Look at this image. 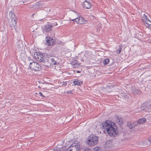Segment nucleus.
Here are the masks:
<instances>
[{
  "instance_id": "obj_1",
  "label": "nucleus",
  "mask_w": 151,
  "mask_h": 151,
  "mask_svg": "<svg viewBox=\"0 0 151 151\" xmlns=\"http://www.w3.org/2000/svg\"><path fill=\"white\" fill-rule=\"evenodd\" d=\"M102 126L104 131H106L110 136L114 137L116 134L117 127L112 122L106 121L102 124Z\"/></svg>"
},
{
  "instance_id": "obj_2",
  "label": "nucleus",
  "mask_w": 151,
  "mask_h": 151,
  "mask_svg": "<svg viewBox=\"0 0 151 151\" xmlns=\"http://www.w3.org/2000/svg\"><path fill=\"white\" fill-rule=\"evenodd\" d=\"M29 67L32 70L35 71H39L42 69L40 65L35 62L30 63L29 64Z\"/></svg>"
},
{
  "instance_id": "obj_3",
  "label": "nucleus",
  "mask_w": 151,
  "mask_h": 151,
  "mask_svg": "<svg viewBox=\"0 0 151 151\" xmlns=\"http://www.w3.org/2000/svg\"><path fill=\"white\" fill-rule=\"evenodd\" d=\"M81 148V146L79 143H74L67 149V151H79Z\"/></svg>"
},
{
  "instance_id": "obj_4",
  "label": "nucleus",
  "mask_w": 151,
  "mask_h": 151,
  "mask_svg": "<svg viewBox=\"0 0 151 151\" xmlns=\"http://www.w3.org/2000/svg\"><path fill=\"white\" fill-rule=\"evenodd\" d=\"M45 54H43L39 52H36L34 54V57L35 59L40 62H44L45 61Z\"/></svg>"
},
{
  "instance_id": "obj_5",
  "label": "nucleus",
  "mask_w": 151,
  "mask_h": 151,
  "mask_svg": "<svg viewBox=\"0 0 151 151\" xmlns=\"http://www.w3.org/2000/svg\"><path fill=\"white\" fill-rule=\"evenodd\" d=\"M47 24L44 27V30L46 32H48L52 30L53 26L57 25V23L56 22L55 24H53L50 23H47Z\"/></svg>"
},
{
  "instance_id": "obj_6",
  "label": "nucleus",
  "mask_w": 151,
  "mask_h": 151,
  "mask_svg": "<svg viewBox=\"0 0 151 151\" xmlns=\"http://www.w3.org/2000/svg\"><path fill=\"white\" fill-rule=\"evenodd\" d=\"M46 40L48 45H53L56 42L55 40L50 37H46Z\"/></svg>"
},
{
  "instance_id": "obj_7",
  "label": "nucleus",
  "mask_w": 151,
  "mask_h": 151,
  "mask_svg": "<svg viewBox=\"0 0 151 151\" xmlns=\"http://www.w3.org/2000/svg\"><path fill=\"white\" fill-rule=\"evenodd\" d=\"M98 137L95 135H91L87 138V142H98Z\"/></svg>"
},
{
  "instance_id": "obj_8",
  "label": "nucleus",
  "mask_w": 151,
  "mask_h": 151,
  "mask_svg": "<svg viewBox=\"0 0 151 151\" xmlns=\"http://www.w3.org/2000/svg\"><path fill=\"white\" fill-rule=\"evenodd\" d=\"M71 64L74 68H78L80 67V64L78 63L77 60L73 58H71Z\"/></svg>"
},
{
  "instance_id": "obj_9",
  "label": "nucleus",
  "mask_w": 151,
  "mask_h": 151,
  "mask_svg": "<svg viewBox=\"0 0 151 151\" xmlns=\"http://www.w3.org/2000/svg\"><path fill=\"white\" fill-rule=\"evenodd\" d=\"M74 15L75 16L74 17V19H71V20L73 21L75 20V21L77 23L80 24L79 17L80 16V14L76 12H75Z\"/></svg>"
},
{
  "instance_id": "obj_10",
  "label": "nucleus",
  "mask_w": 151,
  "mask_h": 151,
  "mask_svg": "<svg viewBox=\"0 0 151 151\" xmlns=\"http://www.w3.org/2000/svg\"><path fill=\"white\" fill-rule=\"evenodd\" d=\"M82 4L83 7L87 9H90L92 6L89 0H86L83 2Z\"/></svg>"
},
{
  "instance_id": "obj_11",
  "label": "nucleus",
  "mask_w": 151,
  "mask_h": 151,
  "mask_svg": "<svg viewBox=\"0 0 151 151\" xmlns=\"http://www.w3.org/2000/svg\"><path fill=\"white\" fill-rule=\"evenodd\" d=\"M127 124V126L129 127V128L132 130H134L135 127H137V124L135 122L132 123L130 122H128Z\"/></svg>"
},
{
  "instance_id": "obj_12",
  "label": "nucleus",
  "mask_w": 151,
  "mask_h": 151,
  "mask_svg": "<svg viewBox=\"0 0 151 151\" xmlns=\"http://www.w3.org/2000/svg\"><path fill=\"white\" fill-rule=\"evenodd\" d=\"M105 143L104 144V150L108 151L109 150V148L112 146V142H104Z\"/></svg>"
},
{
  "instance_id": "obj_13",
  "label": "nucleus",
  "mask_w": 151,
  "mask_h": 151,
  "mask_svg": "<svg viewBox=\"0 0 151 151\" xmlns=\"http://www.w3.org/2000/svg\"><path fill=\"white\" fill-rule=\"evenodd\" d=\"M54 149L56 151H66L65 147H63L62 145H57L56 147L54 148Z\"/></svg>"
},
{
  "instance_id": "obj_14",
  "label": "nucleus",
  "mask_w": 151,
  "mask_h": 151,
  "mask_svg": "<svg viewBox=\"0 0 151 151\" xmlns=\"http://www.w3.org/2000/svg\"><path fill=\"white\" fill-rule=\"evenodd\" d=\"M16 24V22H11V23L9 25V27L10 28V29L12 30L13 29V28L15 29Z\"/></svg>"
},
{
  "instance_id": "obj_15",
  "label": "nucleus",
  "mask_w": 151,
  "mask_h": 151,
  "mask_svg": "<svg viewBox=\"0 0 151 151\" xmlns=\"http://www.w3.org/2000/svg\"><path fill=\"white\" fill-rule=\"evenodd\" d=\"M146 119L145 118H143L139 119L138 121L137 124H142L145 123L146 122Z\"/></svg>"
},
{
  "instance_id": "obj_16",
  "label": "nucleus",
  "mask_w": 151,
  "mask_h": 151,
  "mask_svg": "<svg viewBox=\"0 0 151 151\" xmlns=\"http://www.w3.org/2000/svg\"><path fill=\"white\" fill-rule=\"evenodd\" d=\"M79 19L80 24H84L86 23L87 22V21L85 19L82 17L80 16Z\"/></svg>"
},
{
  "instance_id": "obj_17",
  "label": "nucleus",
  "mask_w": 151,
  "mask_h": 151,
  "mask_svg": "<svg viewBox=\"0 0 151 151\" xmlns=\"http://www.w3.org/2000/svg\"><path fill=\"white\" fill-rule=\"evenodd\" d=\"M97 142H87V145L88 146L92 147H94L97 144Z\"/></svg>"
},
{
  "instance_id": "obj_18",
  "label": "nucleus",
  "mask_w": 151,
  "mask_h": 151,
  "mask_svg": "<svg viewBox=\"0 0 151 151\" xmlns=\"http://www.w3.org/2000/svg\"><path fill=\"white\" fill-rule=\"evenodd\" d=\"M117 121L119 124L121 125L123 124V120L122 118L117 117Z\"/></svg>"
},
{
  "instance_id": "obj_19",
  "label": "nucleus",
  "mask_w": 151,
  "mask_h": 151,
  "mask_svg": "<svg viewBox=\"0 0 151 151\" xmlns=\"http://www.w3.org/2000/svg\"><path fill=\"white\" fill-rule=\"evenodd\" d=\"M9 16L11 17V19L12 18H16L17 17H15V14L13 13L12 11H10L9 12Z\"/></svg>"
},
{
  "instance_id": "obj_20",
  "label": "nucleus",
  "mask_w": 151,
  "mask_h": 151,
  "mask_svg": "<svg viewBox=\"0 0 151 151\" xmlns=\"http://www.w3.org/2000/svg\"><path fill=\"white\" fill-rule=\"evenodd\" d=\"M82 82L80 81H74L73 82V83L75 85L80 86L82 84Z\"/></svg>"
},
{
  "instance_id": "obj_21",
  "label": "nucleus",
  "mask_w": 151,
  "mask_h": 151,
  "mask_svg": "<svg viewBox=\"0 0 151 151\" xmlns=\"http://www.w3.org/2000/svg\"><path fill=\"white\" fill-rule=\"evenodd\" d=\"M49 59L51 63L52 64H53L54 65L57 64V63L55 60L54 58H52Z\"/></svg>"
},
{
  "instance_id": "obj_22",
  "label": "nucleus",
  "mask_w": 151,
  "mask_h": 151,
  "mask_svg": "<svg viewBox=\"0 0 151 151\" xmlns=\"http://www.w3.org/2000/svg\"><path fill=\"white\" fill-rule=\"evenodd\" d=\"M94 151H101V149L100 147H95L93 149Z\"/></svg>"
},
{
  "instance_id": "obj_23",
  "label": "nucleus",
  "mask_w": 151,
  "mask_h": 151,
  "mask_svg": "<svg viewBox=\"0 0 151 151\" xmlns=\"http://www.w3.org/2000/svg\"><path fill=\"white\" fill-rule=\"evenodd\" d=\"M109 62V59H105L103 61V63L104 65H106L108 64Z\"/></svg>"
},
{
  "instance_id": "obj_24",
  "label": "nucleus",
  "mask_w": 151,
  "mask_h": 151,
  "mask_svg": "<svg viewBox=\"0 0 151 151\" xmlns=\"http://www.w3.org/2000/svg\"><path fill=\"white\" fill-rule=\"evenodd\" d=\"M146 22H145V25L147 27H148V25L149 24V22L151 23V22H150V20L148 19H147V20H146Z\"/></svg>"
},
{
  "instance_id": "obj_25",
  "label": "nucleus",
  "mask_w": 151,
  "mask_h": 151,
  "mask_svg": "<svg viewBox=\"0 0 151 151\" xmlns=\"http://www.w3.org/2000/svg\"><path fill=\"white\" fill-rule=\"evenodd\" d=\"M67 51H68V54L67 57H70L71 55V53L70 52L71 51V50L70 49H68Z\"/></svg>"
},
{
  "instance_id": "obj_26",
  "label": "nucleus",
  "mask_w": 151,
  "mask_h": 151,
  "mask_svg": "<svg viewBox=\"0 0 151 151\" xmlns=\"http://www.w3.org/2000/svg\"><path fill=\"white\" fill-rule=\"evenodd\" d=\"M122 46L121 45H119V49L118 50H117V52H116L117 53L119 54L120 53L121 50L122 49Z\"/></svg>"
},
{
  "instance_id": "obj_27",
  "label": "nucleus",
  "mask_w": 151,
  "mask_h": 151,
  "mask_svg": "<svg viewBox=\"0 0 151 151\" xmlns=\"http://www.w3.org/2000/svg\"><path fill=\"white\" fill-rule=\"evenodd\" d=\"M83 150V151H92L91 149L86 147L84 148Z\"/></svg>"
},
{
  "instance_id": "obj_28",
  "label": "nucleus",
  "mask_w": 151,
  "mask_h": 151,
  "mask_svg": "<svg viewBox=\"0 0 151 151\" xmlns=\"http://www.w3.org/2000/svg\"><path fill=\"white\" fill-rule=\"evenodd\" d=\"M11 19V22H17V18H14H14H12Z\"/></svg>"
},
{
  "instance_id": "obj_29",
  "label": "nucleus",
  "mask_w": 151,
  "mask_h": 151,
  "mask_svg": "<svg viewBox=\"0 0 151 151\" xmlns=\"http://www.w3.org/2000/svg\"><path fill=\"white\" fill-rule=\"evenodd\" d=\"M39 94L40 96H41L42 97H43L44 98H45V96L43 95L41 92H40L39 93Z\"/></svg>"
},
{
  "instance_id": "obj_30",
  "label": "nucleus",
  "mask_w": 151,
  "mask_h": 151,
  "mask_svg": "<svg viewBox=\"0 0 151 151\" xmlns=\"http://www.w3.org/2000/svg\"><path fill=\"white\" fill-rule=\"evenodd\" d=\"M143 17L145 18L146 20H147V16L145 14H144L143 15Z\"/></svg>"
},
{
  "instance_id": "obj_31",
  "label": "nucleus",
  "mask_w": 151,
  "mask_h": 151,
  "mask_svg": "<svg viewBox=\"0 0 151 151\" xmlns=\"http://www.w3.org/2000/svg\"><path fill=\"white\" fill-rule=\"evenodd\" d=\"M67 93H68V94H72L73 93L72 92V91H68Z\"/></svg>"
},
{
  "instance_id": "obj_32",
  "label": "nucleus",
  "mask_w": 151,
  "mask_h": 151,
  "mask_svg": "<svg viewBox=\"0 0 151 151\" xmlns=\"http://www.w3.org/2000/svg\"><path fill=\"white\" fill-rule=\"evenodd\" d=\"M148 141L149 142H151V136L148 138Z\"/></svg>"
},
{
  "instance_id": "obj_33",
  "label": "nucleus",
  "mask_w": 151,
  "mask_h": 151,
  "mask_svg": "<svg viewBox=\"0 0 151 151\" xmlns=\"http://www.w3.org/2000/svg\"><path fill=\"white\" fill-rule=\"evenodd\" d=\"M148 27L149 28H150V27H151V24H150L149 23L148 25Z\"/></svg>"
},
{
  "instance_id": "obj_34",
  "label": "nucleus",
  "mask_w": 151,
  "mask_h": 151,
  "mask_svg": "<svg viewBox=\"0 0 151 151\" xmlns=\"http://www.w3.org/2000/svg\"><path fill=\"white\" fill-rule=\"evenodd\" d=\"M148 108L150 109L151 108V104H150L149 106H148Z\"/></svg>"
},
{
  "instance_id": "obj_35",
  "label": "nucleus",
  "mask_w": 151,
  "mask_h": 151,
  "mask_svg": "<svg viewBox=\"0 0 151 151\" xmlns=\"http://www.w3.org/2000/svg\"><path fill=\"white\" fill-rule=\"evenodd\" d=\"M139 144H138V145H141V143H143L144 142H139Z\"/></svg>"
},
{
  "instance_id": "obj_36",
  "label": "nucleus",
  "mask_w": 151,
  "mask_h": 151,
  "mask_svg": "<svg viewBox=\"0 0 151 151\" xmlns=\"http://www.w3.org/2000/svg\"><path fill=\"white\" fill-rule=\"evenodd\" d=\"M42 81H40L39 82V83H42Z\"/></svg>"
},
{
  "instance_id": "obj_37",
  "label": "nucleus",
  "mask_w": 151,
  "mask_h": 151,
  "mask_svg": "<svg viewBox=\"0 0 151 151\" xmlns=\"http://www.w3.org/2000/svg\"><path fill=\"white\" fill-rule=\"evenodd\" d=\"M63 82H65L64 85L66 86V82L65 81H64Z\"/></svg>"
},
{
  "instance_id": "obj_38",
  "label": "nucleus",
  "mask_w": 151,
  "mask_h": 151,
  "mask_svg": "<svg viewBox=\"0 0 151 151\" xmlns=\"http://www.w3.org/2000/svg\"><path fill=\"white\" fill-rule=\"evenodd\" d=\"M77 73H80V72H80V71H77Z\"/></svg>"
},
{
  "instance_id": "obj_39",
  "label": "nucleus",
  "mask_w": 151,
  "mask_h": 151,
  "mask_svg": "<svg viewBox=\"0 0 151 151\" xmlns=\"http://www.w3.org/2000/svg\"><path fill=\"white\" fill-rule=\"evenodd\" d=\"M34 15V14H32V17H33Z\"/></svg>"
},
{
  "instance_id": "obj_40",
  "label": "nucleus",
  "mask_w": 151,
  "mask_h": 151,
  "mask_svg": "<svg viewBox=\"0 0 151 151\" xmlns=\"http://www.w3.org/2000/svg\"><path fill=\"white\" fill-rule=\"evenodd\" d=\"M38 87L39 88H41V87L40 86H38Z\"/></svg>"
}]
</instances>
